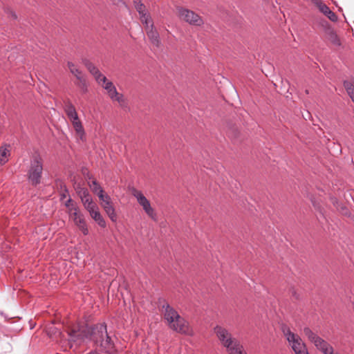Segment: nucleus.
I'll list each match as a JSON object with an SVG mask.
<instances>
[{"mask_svg":"<svg viewBox=\"0 0 354 354\" xmlns=\"http://www.w3.org/2000/svg\"><path fill=\"white\" fill-rule=\"evenodd\" d=\"M66 333L70 348H72L73 344H80L85 339H90L100 351L107 354H116L117 350L108 335L104 322L98 323L92 327H80L78 324H72L67 326Z\"/></svg>","mask_w":354,"mask_h":354,"instance_id":"f257e3e1","label":"nucleus"},{"mask_svg":"<svg viewBox=\"0 0 354 354\" xmlns=\"http://www.w3.org/2000/svg\"><path fill=\"white\" fill-rule=\"evenodd\" d=\"M163 317L169 327L173 330L182 334L190 335L192 329L189 323L168 304L162 305Z\"/></svg>","mask_w":354,"mask_h":354,"instance_id":"f03ea898","label":"nucleus"},{"mask_svg":"<svg viewBox=\"0 0 354 354\" xmlns=\"http://www.w3.org/2000/svg\"><path fill=\"white\" fill-rule=\"evenodd\" d=\"M214 331L221 342V344L226 348L230 354H247L240 342L234 337L225 328L216 326Z\"/></svg>","mask_w":354,"mask_h":354,"instance_id":"7ed1b4c3","label":"nucleus"},{"mask_svg":"<svg viewBox=\"0 0 354 354\" xmlns=\"http://www.w3.org/2000/svg\"><path fill=\"white\" fill-rule=\"evenodd\" d=\"M281 329L288 345L295 354H310L306 344L298 334L292 332L290 327L286 324L282 325Z\"/></svg>","mask_w":354,"mask_h":354,"instance_id":"20e7f679","label":"nucleus"},{"mask_svg":"<svg viewBox=\"0 0 354 354\" xmlns=\"http://www.w3.org/2000/svg\"><path fill=\"white\" fill-rule=\"evenodd\" d=\"M304 334L323 354H330L334 349L329 343L318 336L310 328L305 327L304 328Z\"/></svg>","mask_w":354,"mask_h":354,"instance_id":"39448f33","label":"nucleus"},{"mask_svg":"<svg viewBox=\"0 0 354 354\" xmlns=\"http://www.w3.org/2000/svg\"><path fill=\"white\" fill-rule=\"evenodd\" d=\"M131 194L136 198L138 203L142 207L145 214L153 221L158 220L156 211L151 206L150 201L145 196L143 193L136 188L131 189Z\"/></svg>","mask_w":354,"mask_h":354,"instance_id":"423d86ee","label":"nucleus"},{"mask_svg":"<svg viewBox=\"0 0 354 354\" xmlns=\"http://www.w3.org/2000/svg\"><path fill=\"white\" fill-rule=\"evenodd\" d=\"M176 10L178 18L189 25L201 26L204 24L202 17L193 10L183 7H178Z\"/></svg>","mask_w":354,"mask_h":354,"instance_id":"0eeeda50","label":"nucleus"},{"mask_svg":"<svg viewBox=\"0 0 354 354\" xmlns=\"http://www.w3.org/2000/svg\"><path fill=\"white\" fill-rule=\"evenodd\" d=\"M42 170V159L39 156H36L31 160L30 167L28 173V180L32 185H37L40 183Z\"/></svg>","mask_w":354,"mask_h":354,"instance_id":"6e6552de","label":"nucleus"},{"mask_svg":"<svg viewBox=\"0 0 354 354\" xmlns=\"http://www.w3.org/2000/svg\"><path fill=\"white\" fill-rule=\"evenodd\" d=\"M98 84L106 90L109 97L112 101L118 102L121 106H124L126 105V100L124 97V95L117 91V89L112 82L108 81L106 78L104 82L102 81L101 83Z\"/></svg>","mask_w":354,"mask_h":354,"instance_id":"1a4fd4ad","label":"nucleus"},{"mask_svg":"<svg viewBox=\"0 0 354 354\" xmlns=\"http://www.w3.org/2000/svg\"><path fill=\"white\" fill-rule=\"evenodd\" d=\"M145 25L147 35L151 42L156 47H158L160 44L159 33L154 28L153 24L151 23V20L147 21V24Z\"/></svg>","mask_w":354,"mask_h":354,"instance_id":"9d476101","label":"nucleus"},{"mask_svg":"<svg viewBox=\"0 0 354 354\" xmlns=\"http://www.w3.org/2000/svg\"><path fill=\"white\" fill-rule=\"evenodd\" d=\"M64 109L71 124L80 120L75 107L70 101L64 103Z\"/></svg>","mask_w":354,"mask_h":354,"instance_id":"9b49d317","label":"nucleus"},{"mask_svg":"<svg viewBox=\"0 0 354 354\" xmlns=\"http://www.w3.org/2000/svg\"><path fill=\"white\" fill-rule=\"evenodd\" d=\"M84 65L88 70V71L92 74L97 83H101L102 81L104 82L106 80V77L100 73L97 67H95L91 62L89 61H84Z\"/></svg>","mask_w":354,"mask_h":354,"instance_id":"f8f14e48","label":"nucleus"},{"mask_svg":"<svg viewBox=\"0 0 354 354\" xmlns=\"http://www.w3.org/2000/svg\"><path fill=\"white\" fill-rule=\"evenodd\" d=\"M101 206L111 221L113 222H116L118 217L112 201L110 200L109 201H106L105 203H101Z\"/></svg>","mask_w":354,"mask_h":354,"instance_id":"ddd939ff","label":"nucleus"},{"mask_svg":"<svg viewBox=\"0 0 354 354\" xmlns=\"http://www.w3.org/2000/svg\"><path fill=\"white\" fill-rule=\"evenodd\" d=\"M136 10L140 15V21L143 24H147V21L151 20L150 16L145 10V6L140 1H134Z\"/></svg>","mask_w":354,"mask_h":354,"instance_id":"4468645a","label":"nucleus"},{"mask_svg":"<svg viewBox=\"0 0 354 354\" xmlns=\"http://www.w3.org/2000/svg\"><path fill=\"white\" fill-rule=\"evenodd\" d=\"M10 146L4 145L0 147V166L5 165L11 155Z\"/></svg>","mask_w":354,"mask_h":354,"instance_id":"2eb2a0df","label":"nucleus"},{"mask_svg":"<svg viewBox=\"0 0 354 354\" xmlns=\"http://www.w3.org/2000/svg\"><path fill=\"white\" fill-rule=\"evenodd\" d=\"M326 39L335 46H339L341 44L337 35L331 28H328L326 30Z\"/></svg>","mask_w":354,"mask_h":354,"instance_id":"dca6fc26","label":"nucleus"},{"mask_svg":"<svg viewBox=\"0 0 354 354\" xmlns=\"http://www.w3.org/2000/svg\"><path fill=\"white\" fill-rule=\"evenodd\" d=\"M76 227L82 232L84 235H88L89 230L84 216L78 218L73 221Z\"/></svg>","mask_w":354,"mask_h":354,"instance_id":"f3484780","label":"nucleus"},{"mask_svg":"<svg viewBox=\"0 0 354 354\" xmlns=\"http://www.w3.org/2000/svg\"><path fill=\"white\" fill-rule=\"evenodd\" d=\"M68 67L70 70V72L76 77L77 80L80 82H84V79L82 75V71L78 68V67L73 62H68Z\"/></svg>","mask_w":354,"mask_h":354,"instance_id":"a211bd4d","label":"nucleus"},{"mask_svg":"<svg viewBox=\"0 0 354 354\" xmlns=\"http://www.w3.org/2000/svg\"><path fill=\"white\" fill-rule=\"evenodd\" d=\"M72 125L76 135L80 140H84L85 139V131L81 120L72 123Z\"/></svg>","mask_w":354,"mask_h":354,"instance_id":"6ab92c4d","label":"nucleus"},{"mask_svg":"<svg viewBox=\"0 0 354 354\" xmlns=\"http://www.w3.org/2000/svg\"><path fill=\"white\" fill-rule=\"evenodd\" d=\"M91 217L97 223V225L101 227H106V223L104 218V217L102 216L100 209L97 211L92 212V214H90Z\"/></svg>","mask_w":354,"mask_h":354,"instance_id":"aec40b11","label":"nucleus"},{"mask_svg":"<svg viewBox=\"0 0 354 354\" xmlns=\"http://www.w3.org/2000/svg\"><path fill=\"white\" fill-rule=\"evenodd\" d=\"M312 2L315 6L317 7L319 11L323 13L324 15L326 12L330 10V8L326 6V4L322 0H312Z\"/></svg>","mask_w":354,"mask_h":354,"instance_id":"412c9836","label":"nucleus"},{"mask_svg":"<svg viewBox=\"0 0 354 354\" xmlns=\"http://www.w3.org/2000/svg\"><path fill=\"white\" fill-rule=\"evenodd\" d=\"M88 184L92 192L97 195H99L100 193L104 192L102 187L95 180H93L91 182H88Z\"/></svg>","mask_w":354,"mask_h":354,"instance_id":"4be33fe9","label":"nucleus"},{"mask_svg":"<svg viewBox=\"0 0 354 354\" xmlns=\"http://www.w3.org/2000/svg\"><path fill=\"white\" fill-rule=\"evenodd\" d=\"M68 214L69 218H72L73 221L84 216L83 214L80 211L77 205L75 207H73L71 211L68 212Z\"/></svg>","mask_w":354,"mask_h":354,"instance_id":"5701e85b","label":"nucleus"},{"mask_svg":"<svg viewBox=\"0 0 354 354\" xmlns=\"http://www.w3.org/2000/svg\"><path fill=\"white\" fill-rule=\"evenodd\" d=\"M84 207L89 214L99 209V207L94 201L88 203L86 205H84Z\"/></svg>","mask_w":354,"mask_h":354,"instance_id":"b1692460","label":"nucleus"},{"mask_svg":"<svg viewBox=\"0 0 354 354\" xmlns=\"http://www.w3.org/2000/svg\"><path fill=\"white\" fill-rule=\"evenodd\" d=\"M345 87L346 88L348 94L354 102V82L353 83H345Z\"/></svg>","mask_w":354,"mask_h":354,"instance_id":"393cba45","label":"nucleus"},{"mask_svg":"<svg viewBox=\"0 0 354 354\" xmlns=\"http://www.w3.org/2000/svg\"><path fill=\"white\" fill-rule=\"evenodd\" d=\"M65 206L68 209V212L71 211V209L73 207H75L77 205L73 202V201L69 198L66 202H65Z\"/></svg>","mask_w":354,"mask_h":354,"instance_id":"a878e982","label":"nucleus"},{"mask_svg":"<svg viewBox=\"0 0 354 354\" xmlns=\"http://www.w3.org/2000/svg\"><path fill=\"white\" fill-rule=\"evenodd\" d=\"M99 199L100 200L101 203H105L106 201H109L111 200V197L106 194H104V192H102L99 195H97Z\"/></svg>","mask_w":354,"mask_h":354,"instance_id":"bb28decb","label":"nucleus"},{"mask_svg":"<svg viewBox=\"0 0 354 354\" xmlns=\"http://www.w3.org/2000/svg\"><path fill=\"white\" fill-rule=\"evenodd\" d=\"M325 16H326L332 21H336L337 20V15H335V12L330 10V9L328 10Z\"/></svg>","mask_w":354,"mask_h":354,"instance_id":"cd10ccee","label":"nucleus"},{"mask_svg":"<svg viewBox=\"0 0 354 354\" xmlns=\"http://www.w3.org/2000/svg\"><path fill=\"white\" fill-rule=\"evenodd\" d=\"M290 294L292 297H293L296 300L300 299V294L295 288H291L290 289Z\"/></svg>","mask_w":354,"mask_h":354,"instance_id":"c85d7f7f","label":"nucleus"},{"mask_svg":"<svg viewBox=\"0 0 354 354\" xmlns=\"http://www.w3.org/2000/svg\"><path fill=\"white\" fill-rule=\"evenodd\" d=\"M81 201L83 205H86L88 203L93 201L90 194L82 197Z\"/></svg>","mask_w":354,"mask_h":354,"instance_id":"c756f323","label":"nucleus"},{"mask_svg":"<svg viewBox=\"0 0 354 354\" xmlns=\"http://www.w3.org/2000/svg\"><path fill=\"white\" fill-rule=\"evenodd\" d=\"M89 193L88 192V190L86 189H82L80 192H79V195H80V198H82V197H83L84 196H87L88 195Z\"/></svg>","mask_w":354,"mask_h":354,"instance_id":"7c9ffc66","label":"nucleus"},{"mask_svg":"<svg viewBox=\"0 0 354 354\" xmlns=\"http://www.w3.org/2000/svg\"><path fill=\"white\" fill-rule=\"evenodd\" d=\"M330 354H339V353H337V352H335V351H334V349H333V351H331V352L330 353Z\"/></svg>","mask_w":354,"mask_h":354,"instance_id":"2f4dec72","label":"nucleus"},{"mask_svg":"<svg viewBox=\"0 0 354 354\" xmlns=\"http://www.w3.org/2000/svg\"><path fill=\"white\" fill-rule=\"evenodd\" d=\"M65 196H66L65 194H62L61 199H62V198H64Z\"/></svg>","mask_w":354,"mask_h":354,"instance_id":"473e14b6","label":"nucleus"},{"mask_svg":"<svg viewBox=\"0 0 354 354\" xmlns=\"http://www.w3.org/2000/svg\"><path fill=\"white\" fill-rule=\"evenodd\" d=\"M12 16L14 17V18H16V15L14 14V13H12Z\"/></svg>","mask_w":354,"mask_h":354,"instance_id":"72a5a7b5","label":"nucleus"}]
</instances>
